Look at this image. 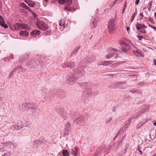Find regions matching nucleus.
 Returning a JSON list of instances; mask_svg holds the SVG:
<instances>
[{"label":"nucleus","mask_w":156,"mask_h":156,"mask_svg":"<svg viewBox=\"0 0 156 156\" xmlns=\"http://www.w3.org/2000/svg\"><path fill=\"white\" fill-rule=\"evenodd\" d=\"M83 70V68L81 67L78 69L73 68V74H70L67 77V82L69 84H72L75 81L83 76L84 74Z\"/></svg>","instance_id":"f257e3e1"},{"label":"nucleus","mask_w":156,"mask_h":156,"mask_svg":"<svg viewBox=\"0 0 156 156\" xmlns=\"http://www.w3.org/2000/svg\"><path fill=\"white\" fill-rule=\"evenodd\" d=\"M93 85L92 83H83L80 84V86L86 89L85 93H86L88 96L91 95L92 94V90L91 88Z\"/></svg>","instance_id":"f03ea898"},{"label":"nucleus","mask_w":156,"mask_h":156,"mask_svg":"<svg viewBox=\"0 0 156 156\" xmlns=\"http://www.w3.org/2000/svg\"><path fill=\"white\" fill-rule=\"evenodd\" d=\"M146 111V110L145 109H143L140 112V113H139V115H133V117H130L129 118L128 120L126 121L124 124L123 128L124 130H126L127 128H128V126L130 123L131 120L133 119H136L137 117H138L140 115L142 114L144 112Z\"/></svg>","instance_id":"7ed1b4c3"},{"label":"nucleus","mask_w":156,"mask_h":156,"mask_svg":"<svg viewBox=\"0 0 156 156\" xmlns=\"http://www.w3.org/2000/svg\"><path fill=\"white\" fill-rule=\"evenodd\" d=\"M39 63V61L37 59H32L29 61L27 65L30 69H35L37 67Z\"/></svg>","instance_id":"20e7f679"},{"label":"nucleus","mask_w":156,"mask_h":156,"mask_svg":"<svg viewBox=\"0 0 156 156\" xmlns=\"http://www.w3.org/2000/svg\"><path fill=\"white\" fill-rule=\"evenodd\" d=\"M121 46L120 49L123 51L127 52L129 50L132 48L129 45L126 44L123 41L119 42Z\"/></svg>","instance_id":"39448f33"},{"label":"nucleus","mask_w":156,"mask_h":156,"mask_svg":"<svg viewBox=\"0 0 156 156\" xmlns=\"http://www.w3.org/2000/svg\"><path fill=\"white\" fill-rule=\"evenodd\" d=\"M115 28V21L113 20L109 21L108 24V29L110 33H112V31L114 30Z\"/></svg>","instance_id":"423d86ee"},{"label":"nucleus","mask_w":156,"mask_h":156,"mask_svg":"<svg viewBox=\"0 0 156 156\" xmlns=\"http://www.w3.org/2000/svg\"><path fill=\"white\" fill-rule=\"evenodd\" d=\"M88 116L87 115H82L76 120H75L74 122L77 124H79L84 122L88 119Z\"/></svg>","instance_id":"0eeeda50"},{"label":"nucleus","mask_w":156,"mask_h":156,"mask_svg":"<svg viewBox=\"0 0 156 156\" xmlns=\"http://www.w3.org/2000/svg\"><path fill=\"white\" fill-rule=\"evenodd\" d=\"M126 82H125L116 83L114 84H111L109 87L111 88H116L117 87L119 86L122 89H125L126 88V87L122 86V85L126 84Z\"/></svg>","instance_id":"6e6552de"},{"label":"nucleus","mask_w":156,"mask_h":156,"mask_svg":"<svg viewBox=\"0 0 156 156\" xmlns=\"http://www.w3.org/2000/svg\"><path fill=\"white\" fill-rule=\"evenodd\" d=\"M120 51L117 49H116L112 48H109L108 50V52L110 53L109 54L107 55L106 56V58L108 59L111 58V57H113V52H119Z\"/></svg>","instance_id":"1a4fd4ad"},{"label":"nucleus","mask_w":156,"mask_h":156,"mask_svg":"<svg viewBox=\"0 0 156 156\" xmlns=\"http://www.w3.org/2000/svg\"><path fill=\"white\" fill-rule=\"evenodd\" d=\"M37 27L41 30H46L47 28V25L43 21H39L36 23Z\"/></svg>","instance_id":"9d476101"},{"label":"nucleus","mask_w":156,"mask_h":156,"mask_svg":"<svg viewBox=\"0 0 156 156\" xmlns=\"http://www.w3.org/2000/svg\"><path fill=\"white\" fill-rule=\"evenodd\" d=\"M75 63L72 62H65L62 64V66L64 68L68 67L70 69L73 68L75 65Z\"/></svg>","instance_id":"9b49d317"},{"label":"nucleus","mask_w":156,"mask_h":156,"mask_svg":"<svg viewBox=\"0 0 156 156\" xmlns=\"http://www.w3.org/2000/svg\"><path fill=\"white\" fill-rule=\"evenodd\" d=\"M135 26L137 30L139 31L141 30L142 29L146 28H147V26L145 25L144 24H142L138 23H137L136 24Z\"/></svg>","instance_id":"f8f14e48"},{"label":"nucleus","mask_w":156,"mask_h":156,"mask_svg":"<svg viewBox=\"0 0 156 156\" xmlns=\"http://www.w3.org/2000/svg\"><path fill=\"white\" fill-rule=\"evenodd\" d=\"M132 48L133 50V53L136 56H138L140 54L141 50L138 49L135 46Z\"/></svg>","instance_id":"ddd939ff"},{"label":"nucleus","mask_w":156,"mask_h":156,"mask_svg":"<svg viewBox=\"0 0 156 156\" xmlns=\"http://www.w3.org/2000/svg\"><path fill=\"white\" fill-rule=\"evenodd\" d=\"M31 105L29 103H24L22 105V107L23 110H28L31 107Z\"/></svg>","instance_id":"4468645a"},{"label":"nucleus","mask_w":156,"mask_h":156,"mask_svg":"<svg viewBox=\"0 0 156 156\" xmlns=\"http://www.w3.org/2000/svg\"><path fill=\"white\" fill-rule=\"evenodd\" d=\"M58 2L60 4H64L66 3L68 6L71 4L72 0H59Z\"/></svg>","instance_id":"2eb2a0df"},{"label":"nucleus","mask_w":156,"mask_h":156,"mask_svg":"<svg viewBox=\"0 0 156 156\" xmlns=\"http://www.w3.org/2000/svg\"><path fill=\"white\" fill-rule=\"evenodd\" d=\"M78 148L77 147H74L71 149L70 153L74 156H76L78 153Z\"/></svg>","instance_id":"dca6fc26"},{"label":"nucleus","mask_w":156,"mask_h":156,"mask_svg":"<svg viewBox=\"0 0 156 156\" xmlns=\"http://www.w3.org/2000/svg\"><path fill=\"white\" fill-rule=\"evenodd\" d=\"M41 32L40 30H36L32 31L30 33V35L33 37H36V36L39 35Z\"/></svg>","instance_id":"f3484780"},{"label":"nucleus","mask_w":156,"mask_h":156,"mask_svg":"<svg viewBox=\"0 0 156 156\" xmlns=\"http://www.w3.org/2000/svg\"><path fill=\"white\" fill-rule=\"evenodd\" d=\"M31 112L34 115H35L39 113V110L36 107H34L31 109Z\"/></svg>","instance_id":"a211bd4d"},{"label":"nucleus","mask_w":156,"mask_h":156,"mask_svg":"<svg viewBox=\"0 0 156 156\" xmlns=\"http://www.w3.org/2000/svg\"><path fill=\"white\" fill-rule=\"evenodd\" d=\"M22 128V126L21 125H19L18 123L17 125H13L11 126V128L12 129L16 130H19Z\"/></svg>","instance_id":"6ab92c4d"},{"label":"nucleus","mask_w":156,"mask_h":156,"mask_svg":"<svg viewBox=\"0 0 156 156\" xmlns=\"http://www.w3.org/2000/svg\"><path fill=\"white\" fill-rule=\"evenodd\" d=\"M29 58V56L27 55H25L23 57H21L19 61L20 63L26 61Z\"/></svg>","instance_id":"aec40b11"},{"label":"nucleus","mask_w":156,"mask_h":156,"mask_svg":"<svg viewBox=\"0 0 156 156\" xmlns=\"http://www.w3.org/2000/svg\"><path fill=\"white\" fill-rule=\"evenodd\" d=\"M113 62L112 61H107L102 62H98L97 64L98 65H105L106 66L108 65V63H109L110 64H111Z\"/></svg>","instance_id":"412c9836"},{"label":"nucleus","mask_w":156,"mask_h":156,"mask_svg":"<svg viewBox=\"0 0 156 156\" xmlns=\"http://www.w3.org/2000/svg\"><path fill=\"white\" fill-rule=\"evenodd\" d=\"M43 143V141L42 138H40L38 140H36L34 141V146L35 144H37L39 145L40 144Z\"/></svg>","instance_id":"4be33fe9"},{"label":"nucleus","mask_w":156,"mask_h":156,"mask_svg":"<svg viewBox=\"0 0 156 156\" xmlns=\"http://www.w3.org/2000/svg\"><path fill=\"white\" fill-rule=\"evenodd\" d=\"M20 35L26 37L28 36L29 33L27 31L22 30L20 32Z\"/></svg>","instance_id":"5701e85b"},{"label":"nucleus","mask_w":156,"mask_h":156,"mask_svg":"<svg viewBox=\"0 0 156 156\" xmlns=\"http://www.w3.org/2000/svg\"><path fill=\"white\" fill-rule=\"evenodd\" d=\"M89 58H88V57H86L83 60V62L84 64H87L88 63H92L93 62V59H91V60H87V59H89Z\"/></svg>","instance_id":"b1692460"},{"label":"nucleus","mask_w":156,"mask_h":156,"mask_svg":"<svg viewBox=\"0 0 156 156\" xmlns=\"http://www.w3.org/2000/svg\"><path fill=\"white\" fill-rule=\"evenodd\" d=\"M80 48L79 47H76L75 49V50L73 51L72 52L71 57H74V56H75L76 54L77 53L78 50H79Z\"/></svg>","instance_id":"393cba45"},{"label":"nucleus","mask_w":156,"mask_h":156,"mask_svg":"<svg viewBox=\"0 0 156 156\" xmlns=\"http://www.w3.org/2000/svg\"><path fill=\"white\" fill-rule=\"evenodd\" d=\"M97 21L94 20L92 23H91L90 26L91 27L93 28L96 27L97 26Z\"/></svg>","instance_id":"a878e982"},{"label":"nucleus","mask_w":156,"mask_h":156,"mask_svg":"<svg viewBox=\"0 0 156 156\" xmlns=\"http://www.w3.org/2000/svg\"><path fill=\"white\" fill-rule=\"evenodd\" d=\"M36 3L33 1H30L28 2V5L31 7H34Z\"/></svg>","instance_id":"bb28decb"},{"label":"nucleus","mask_w":156,"mask_h":156,"mask_svg":"<svg viewBox=\"0 0 156 156\" xmlns=\"http://www.w3.org/2000/svg\"><path fill=\"white\" fill-rule=\"evenodd\" d=\"M59 26L62 27L63 28L65 27V21L63 20H62L59 21Z\"/></svg>","instance_id":"cd10ccee"},{"label":"nucleus","mask_w":156,"mask_h":156,"mask_svg":"<svg viewBox=\"0 0 156 156\" xmlns=\"http://www.w3.org/2000/svg\"><path fill=\"white\" fill-rule=\"evenodd\" d=\"M71 125L70 123L69 122H67L66 123L65 125V129H66V130H69V128L70 127Z\"/></svg>","instance_id":"c85d7f7f"},{"label":"nucleus","mask_w":156,"mask_h":156,"mask_svg":"<svg viewBox=\"0 0 156 156\" xmlns=\"http://www.w3.org/2000/svg\"><path fill=\"white\" fill-rule=\"evenodd\" d=\"M62 153L63 156H69V153L67 150H63Z\"/></svg>","instance_id":"c756f323"},{"label":"nucleus","mask_w":156,"mask_h":156,"mask_svg":"<svg viewBox=\"0 0 156 156\" xmlns=\"http://www.w3.org/2000/svg\"><path fill=\"white\" fill-rule=\"evenodd\" d=\"M126 42L130 44V46L132 48L135 46V45L132 42L128 39H127L126 40Z\"/></svg>","instance_id":"7c9ffc66"},{"label":"nucleus","mask_w":156,"mask_h":156,"mask_svg":"<svg viewBox=\"0 0 156 156\" xmlns=\"http://www.w3.org/2000/svg\"><path fill=\"white\" fill-rule=\"evenodd\" d=\"M152 1H150L148 5V10L149 11H151V9L152 6Z\"/></svg>","instance_id":"2f4dec72"},{"label":"nucleus","mask_w":156,"mask_h":156,"mask_svg":"<svg viewBox=\"0 0 156 156\" xmlns=\"http://www.w3.org/2000/svg\"><path fill=\"white\" fill-rule=\"evenodd\" d=\"M0 25L1 26L5 28H7L8 27L7 25L5 23V22L0 24Z\"/></svg>","instance_id":"473e14b6"},{"label":"nucleus","mask_w":156,"mask_h":156,"mask_svg":"<svg viewBox=\"0 0 156 156\" xmlns=\"http://www.w3.org/2000/svg\"><path fill=\"white\" fill-rule=\"evenodd\" d=\"M10 155V152H7L4 153L3 154L2 153V156H9Z\"/></svg>","instance_id":"72a5a7b5"},{"label":"nucleus","mask_w":156,"mask_h":156,"mask_svg":"<svg viewBox=\"0 0 156 156\" xmlns=\"http://www.w3.org/2000/svg\"><path fill=\"white\" fill-rule=\"evenodd\" d=\"M136 14V12H135L134 14L131 17V20H130L131 22H132L133 20H134L135 18V16Z\"/></svg>","instance_id":"f704fd0d"},{"label":"nucleus","mask_w":156,"mask_h":156,"mask_svg":"<svg viewBox=\"0 0 156 156\" xmlns=\"http://www.w3.org/2000/svg\"><path fill=\"white\" fill-rule=\"evenodd\" d=\"M69 130H67L66 129H65L64 130V134L66 135H68L69 134Z\"/></svg>","instance_id":"c9c22d12"},{"label":"nucleus","mask_w":156,"mask_h":156,"mask_svg":"<svg viewBox=\"0 0 156 156\" xmlns=\"http://www.w3.org/2000/svg\"><path fill=\"white\" fill-rule=\"evenodd\" d=\"M119 62L115 63L112 64V65L111 66L112 68H114L115 66H119Z\"/></svg>","instance_id":"e433bc0d"},{"label":"nucleus","mask_w":156,"mask_h":156,"mask_svg":"<svg viewBox=\"0 0 156 156\" xmlns=\"http://www.w3.org/2000/svg\"><path fill=\"white\" fill-rule=\"evenodd\" d=\"M113 56L115 57V59H116L119 56V54L116 53L114 52H113Z\"/></svg>","instance_id":"4c0bfd02"},{"label":"nucleus","mask_w":156,"mask_h":156,"mask_svg":"<svg viewBox=\"0 0 156 156\" xmlns=\"http://www.w3.org/2000/svg\"><path fill=\"white\" fill-rule=\"evenodd\" d=\"M16 26H18L19 29L20 28L21 29V27L23 26V25L20 23H16Z\"/></svg>","instance_id":"58836bf2"},{"label":"nucleus","mask_w":156,"mask_h":156,"mask_svg":"<svg viewBox=\"0 0 156 156\" xmlns=\"http://www.w3.org/2000/svg\"><path fill=\"white\" fill-rule=\"evenodd\" d=\"M148 20L149 21H150L151 22V23H153V24L154 23V20L151 17H149L148 18Z\"/></svg>","instance_id":"ea45409f"},{"label":"nucleus","mask_w":156,"mask_h":156,"mask_svg":"<svg viewBox=\"0 0 156 156\" xmlns=\"http://www.w3.org/2000/svg\"><path fill=\"white\" fill-rule=\"evenodd\" d=\"M16 144H15L14 143H12V144L10 146V148H15L16 147Z\"/></svg>","instance_id":"a19ab883"},{"label":"nucleus","mask_w":156,"mask_h":156,"mask_svg":"<svg viewBox=\"0 0 156 156\" xmlns=\"http://www.w3.org/2000/svg\"><path fill=\"white\" fill-rule=\"evenodd\" d=\"M4 22L3 18L0 15V24Z\"/></svg>","instance_id":"79ce46f5"},{"label":"nucleus","mask_w":156,"mask_h":156,"mask_svg":"<svg viewBox=\"0 0 156 156\" xmlns=\"http://www.w3.org/2000/svg\"><path fill=\"white\" fill-rule=\"evenodd\" d=\"M13 26L15 30H19V28L18 26H16V23Z\"/></svg>","instance_id":"37998d69"},{"label":"nucleus","mask_w":156,"mask_h":156,"mask_svg":"<svg viewBox=\"0 0 156 156\" xmlns=\"http://www.w3.org/2000/svg\"><path fill=\"white\" fill-rule=\"evenodd\" d=\"M112 119L110 117L108 118L106 121V123L107 124L109 123L111 121Z\"/></svg>","instance_id":"c03bdc74"},{"label":"nucleus","mask_w":156,"mask_h":156,"mask_svg":"<svg viewBox=\"0 0 156 156\" xmlns=\"http://www.w3.org/2000/svg\"><path fill=\"white\" fill-rule=\"evenodd\" d=\"M137 37L138 38V40L140 41L142 39L144 38L143 37V36L139 35H137Z\"/></svg>","instance_id":"a18cd8bd"},{"label":"nucleus","mask_w":156,"mask_h":156,"mask_svg":"<svg viewBox=\"0 0 156 156\" xmlns=\"http://www.w3.org/2000/svg\"><path fill=\"white\" fill-rule=\"evenodd\" d=\"M122 142V139H120V140L118 141L117 143V146H118L120 143H121Z\"/></svg>","instance_id":"49530a36"},{"label":"nucleus","mask_w":156,"mask_h":156,"mask_svg":"<svg viewBox=\"0 0 156 156\" xmlns=\"http://www.w3.org/2000/svg\"><path fill=\"white\" fill-rule=\"evenodd\" d=\"M139 17L140 19H142L144 17V15L142 13H140L139 14Z\"/></svg>","instance_id":"de8ad7c7"},{"label":"nucleus","mask_w":156,"mask_h":156,"mask_svg":"<svg viewBox=\"0 0 156 156\" xmlns=\"http://www.w3.org/2000/svg\"><path fill=\"white\" fill-rule=\"evenodd\" d=\"M88 58H89V59H87V60H91V59H93V61L94 60V58L92 56H90L88 57Z\"/></svg>","instance_id":"09e8293b"},{"label":"nucleus","mask_w":156,"mask_h":156,"mask_svg":"<svg viewBox=\"0 0 156 156\" xmlns=\"http://www.w3.org/2000/svg\"><path fill=\"white\" fill-rule=\"evenodd\" d=\"M25 9H27V10H29V11L31 12L32 13H33V11H31L30 9V8L28 6H27L26 8H25Z\"/></svg>","instance_id":"8fccbe9b"},{"label":"nucleus","mask_w":156,"mask_h":156,"mask_svg":"<svg viewBox=\"0 0 156 156\" xmlns=\"http://www.w3.org/2000/svg\"><path fill=\"white\" fill-rule=\"evenodd\" d=\"M102 151V150L101 149L100 150L99 152H98V153H97V154L96 155V156H99L101 154V152Z\"/></svg>","instance_id":"3c124183"},{"label":"nucleus","mask_w":156,"mask_h":156,"mask_svg":"<svg viewBox=\"0 0 156 156\" xmlns=\"http://www.w3.org/2000/svg\"><path fill=\"white\" fill-rule=\"evenodd\" d=\"M57 0H51V4L52 3H55L56 2Z\"/></svg>","instance_id":"603ef678"},{"label":"nucleus","mask_w":156,"mask_h":156,"mask_svg":"<svg viewBox=\"0 0 156 156\" xmlns=\"http://www.w3.org/2000/svg\"><path fill=\"white\" fill-rule=\"evenodd\" d=\"M22 6L23 7V8H26V7L27 6V5L24 3H23L21 4Z\"/></svg>","instance_id":"864d4df0"},{"label":"nucleus","mask_w":156,"mask_h":156,"mask_svg":"<svg viewBox=\"0 0 156 156\" xmlns=\"http://www.w3.org/2000/svg\"><path fill=\"white\" fill-rule=\"evenodd\" d=\"M17 67L18 68V69H23L22 66L20 65H19Z\"/></svg>","instance_id":"5fc2aeb1"},{"label":"nucleus","mask_w":156,"mask_h":156,"mask_svg":"<svg viewBox=\"0 0 156 156\" xmlns=\"http://www.w3.org/2000/svg\"><path fill=\"white\" fill-rule=\"evenodd\" d=\"M13 71H12L11 73H10L9 75V77H11L12 76V75L13 74Z\"/></svg>","instance_id":"6e6d98bb"},{"label":"nucleus","mask_w":156,"mask_h":156,"mask_svg":"<svg viewBox=\"0 0 156 156\" xmlns=\"http://www.w3.org/2000/svg\"><path fill=\"white\" fill-rule=\"evenodd\" d=\"M139 2H140L139 0H136L135 1V5H138L139 4Z\"/></svg>","instance_id":"4d7b16f0"},{"label":"nucleus","mask_w":156,"mask_h":156,"mask_svg":"<svg viewBox=\"0 0 156 156\" xmlns=\"http://www.w3.org/2000/svg\"><path fill=\"white\" fill-rule=\"evenodd\" d=\"M143 29V30H141L140 31V32H141L143 33H146V30L144 29Z\"/></svg>","instance_id":"13d9d810"},{"label":"nucleus","mask_w":156,"mask_h":156,"mask_svg":"<svg viewBox=\"0 0 156 156\" xmlns=\"http://www.w3.org/2000/svg\"><path fill=\"white\" fill-rule=\"evenodd\" d=\"M137 149H138V151L140 152V154H143L142 152L140 150L139 147H137Z\"/></svg>","instance_id":"bf43d9fd"},{"label":"nucleus","mask_w":156,"mask_h":156,"mask_svg":"<svg viewBox=\"0 0 156 156\" xmlns=\"http://www.w3.org/2000/svg\"><path fill=\"white\" fill-rule=\"evenodd\" d=\"M33 12V13H32V14H33V15L34 16V17H37V15L36 14L34 13V12Z\"/></svg>","instance_id":"052dcab7"},{"label":"nucleus","mask_w":156,"mask_h":156,"mask_svg":"<svg viewBox=\"0 0 156 156\" xmlns=\"http://www.w3.org/2000/svg\"><path fill=\"white\" fill-rule=\"evenodd\" d=\"M126 1L124 4V8H125L126 9V7H127V5H126Z\"/></svg>","instance_id":"680f3d73"},{"label":"nucleus","mask_w":156,"mask_h":156,"mask_svg":"<svg viewBox=\"0 0 156 156\" xmlns=\"http://www.w3.org/2000/svg\"><path fill=\"white\" fill-rule=\"evenodd\" d=\"M148 25L149 26V27H150L152 28H153L154 27V26H153L150 24L149 23H148Z\"/></svg>","instance_id":"e2e57ef3"},{"label":"nucleus","mask_w":156,"mask_h":156,"mask_svg":"<svg viewBox=\"0 0 156 156\" xmlns=\"http://www.w3.org/2000/svg\"><path fill=\"white\" fill-rule=\"evenodd\" d=\"M44 2H45L47 4L48 2H49V0H43Z\"/></svg>","instance_id":"0e129e2a"},{"label":"nucleus","mask_w":156,"mask_h":156,"mask_svg":"<svg viewBox=\"0 0 156 156\" xmlns=\"http://www.w3.org/2000/svg\"><path fill=\"white\" fill-rule=\"evenodd\" d=\"M30 1L28 0H25V2L27 3V4H28V2H29Z\"/></svg>","instance_id":"69168bd1"},{"label":"nucleus","mask_w":156,"mask_h":156,"mask_svg":"<svg viewBox=\"0 0 156 156\" xmlns=\"http://www.w3.org/2000/svg\"><path fill=\"white\" fill-rule=\"evenodd\" d=\"M130 28L129 27H127L126 28V30L127 31H128L129 30Z\"/></svg>","instance_id":"338daca9"},{"label":"nucleus","mask_w":156,"mask_h":156,"mask_svg":"<svg viewBox=\"0 0 156 156\" xmlns=\"http://www.w3.org/2000/svg\"><path fill=\"white\" fill-rule=\"evenodd\" d=\"M125 9H125L123 8V10L122 11V14H123L124 13V12L125 10Z\"/></svg>","instance_id":"774afa93"}]
</instances>
